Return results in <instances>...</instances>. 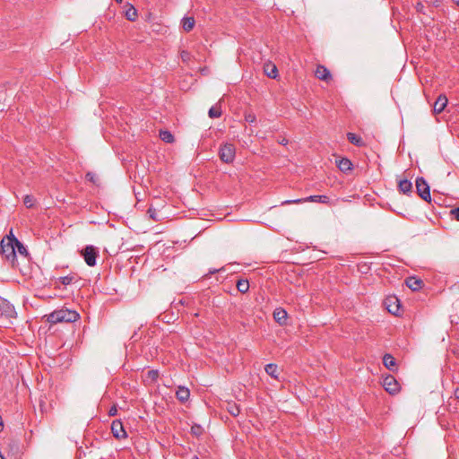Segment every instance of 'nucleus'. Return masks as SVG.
Here are the masks:
<instances>
[{
	"instance_id": "f257e3e1",
	"label": "nucleus",
	"mask_w": 459,
	"mask_h": 459,
	"mask_svg": "<svg viewBox=\"0 0 459 459\" xmlns=\"http://www.w3.org/2000/svg\"><path fill=\"white\" fill-rule=\"evenodd\" d=\"M47 321L52 325L57 323H74L79 319V314L76 311L67 308H61L47 315Z\"/></svg>"
},
{
	"instance_id": "f03ea898",
	"label": "nucleus",
	"mask_w": 459,
	"mask_h": 459,
	"mask_svg": "<svg viewBox=\"0 0 459 459\" xmlns=\"http://www.w3.org/2000/svg\"><path fill=\"white\" fill-rule=\"evenodd\" d=\"M15 243H18V239L11 233V236H7L2 239L0 245L3 257L13 266H15L17 257Z\"/></svg>"
},
{
	"instance_id": "7ed1b4c3",
	"label": "nucleus",
	"mask_w": 459,
	"mask_h": 459,
	"mask_svg": "<svg viewBox=\"0 0 459 459\" xmlns=\"http://www.w3.org/2000/svg\"><path fill=\"white\" fill-rule=\"evenodd\" d=\"M236 149L232 143H224L221 146L219 156L221 161L231 163L234 160Z\"/></svg>"
},
{
	"instance_id": "20e7f679",
	"label": "nucleus",
	"mask_w": 459,
	"mask_h": 459,
	"mask_svg": "<svg viewBox=\"0 0 459 459\" xmlns=\"http://www.w3.org/2000/svg\"><path fill=\"white\" fill-rule=\"evenodd\" d=\"M81 255L88 266L92 267L96 265V259L99 256V251L97 247L93 246H86L81 251Z\"/></svg>"
},
{
	"instance_id": "39448f33",
	"label": "nucleus",
	"mask_w": 459,
	"mask_h": 459,
	"mask_svg": "<svg viewBox=\"0 0 459 459\" xmlns=\"http://www.w3.org/2000/svg\"><path fill=\"white\" fill-rule=\"evenodd\" d=\"M416 189L420 198L429 203L431 201L429 186L423 178L416 179Z\"/></svg>"
},
{
	"instance_id": "423d86ee",
	"label": "nucleus",
	"mask_w": 459,
	"mask_h": 459,
	"mask_svg": "<svg viewBox=\"0 0 459 459\" xmlns=\"http://www.w3.org/2000/svg\"><path fill=\"white\" fill-rule=\"evenodd\" d=\"M330 201L327 195H310L306 198L294 199V200H286L281 203V204H302L306 202H316L321 204H328Z\"/></svg>"
},
{
	"instance_id": "0eeeda50",
	"label": "nucleus",
	"mask_w": 459,
	"mask_h": 459,
	"mask_svg": "<svg viewBox=\"0 0 459 459\" xmlns=\"http://www.w3.org/2000/svg\"><path fill=\"white\" fill-rule=\"evenodd\" d=\"M0 314L6 318H13L16 316V311L13 304L2 297H0Z\"/></svg>"
},
{
	"instance_id": "6e6552de",
	"label": "nucleus",
	"mask_w": 459,
	"mask_h": 459,
	"mask_svg": "<svg viewBox=\"0 0 459 459\" xmlns=\"http://www.w3.org/2000/svg\"><path fill=\"white\" fill-rule=\"evenodd\" d=\"M383 386L386 392L391 394H395L400 391V385L392 375H388L383 379Z\"/></svg>"
},
{
	"instance_id": "1a4fd4ad",
	"label": "nucleus",
	"mask_w": 459,
	"mask_h": 459,
	"mask_svg": "<svg viewBox=\"0 0 459 459\" xmlns=\"http://www.w3.org/2000/svg\"><path fill=\"white\" fill-rule=\"evenodd\" d=\"M111 432L117 439H124L127 437L124 425L119 420H113L111 424Z\"/></svg>"
},
{
	"instance_id": "9d476101",
	"label": "nucleus",
	"mask_w": 459,
	"mask_h": 459,
	"mask_svg": "<svg viewBox=\"0 0 459 459\" xmlns=\"http://www.w3.org/2000/svg\"><path fill=\"white\" fill-rule=\"evenodd\" d=\"M385 305L391 314L397 315L400 311V304L396 297L387 298L385 301Z\"/></svg>"
},
{
	"instance_id": "9b49d317",
	"label": "nucleus",
	"mask_w": 459,
	"mask_h": 459,
	"mask_svg": "<svg viewBox=\"0 0 459 459\" xmlns=\"http://www.w3.org/2000/svg\"><path fill=\"white\" fill-rule=\"evenodd\" d=\"M273 318L280 325L287 324L288 314L285 309L277 307L273 311Z\"/></svg>"
},
{
	"instance_id": "f8f14e48",
	"label": "nucleus",
	"mask_w": 459,
	"mask_h": 459,
	"mask_svg": "<svg viewBox=\"0 0 459 459\" xmlns=\"http://www.w3.org/2000/svg\"><path fill=\"white\" fill-rule=\"evenodd\" d=\"M447 98L446 95H439L433 106V111L436 114H440L447 105Z\"/></svg>"
},
{
	"instance_id": "ddd939ff",
	"label": "nucleus",
	"mask_w": 459,
	"mask_h": 459,
	"mask_svg": "<svg viewBox=\"0 0 459 459\" xmlns=\"http://www.w3.org/2000/svg\"><path fill=\"white\" fill-rule=\"evenodd\" d=\"M315 75L317 79L322 81H328L332 78L330 71L324 65H317L315 71Z\"/></svg>"
},
{
	"instance_id": "4468645a",
	"label": "nucleus",
	"mask_w": 459,
	"mask_h": 459,
	"mask_svg": "<svg viewBox=\"0 0 459 459\" xmlns=\"http://www.w3.org/2000/svg\"><path fill=\"white\" fill-rule=\"evenodd\" d=\"M383 364L390 371L394 372L397 370L396 360L391 354L387 353L384 355Z\"/></svg>"
},
{
	"instance_id": "2eb2a0df",
	"label": "nucleus",
	"mask_w": 459,
	"mask_h": 459,
	"mask_svg": "<svg viewBox=\"0 0 459 459\" xmlns=\"http://www.w3.org/2000/svg\"><path fill=\"white\" fill-rule=\"evenodd\" d=\"M190 396V391L188 388L185 386H178L176 392V397L177 399L181 402L185 403L189 399Z\"/></svg>"
},
{
	"instance_id": "dca6fc26",
	"label": "nucleus",
	"mask_w": 459,
	"mask_h": 459,
	"mask_svg": "<svg viewBox=\"0 0 459 459\" xmlns=\"http://www.w3.org/2000/svg\"><path fill=\"white\" fill-rule=\"evenodd\" d=\"M338 169L342 172H347L352 169V163L348 158H342L336 160Z\"/></svg>"
},
{
	"instance_id": "f3484780",
	"label": "nucleus",
	"mask_w": 459,
	"mask_h": 459,
	"mask_svg": "<svg viewBox=\"0 0 459 459\" xmlns=\"http://www.w3.org/2000/svg\"><path fill=\"white\" fill-rule=\"evenodd\" d=\"M422 281L415 277H409L406 279V285L412 290H418L421 288Z\"/></svg>"
},
{
	"instance_id": "a211bd4d",
	"label": "nucleus",
	"mask_w": 459,
	"mask_h": 459,
	"mask_svg": "<svg viewBox=\"0 0 459 459\" xmlns=\"http://www.w3.org/2000/svg\"><path fill=\"white\" fill-rule=\"evenodd\" d=\"M398 188L403 194H409L411 192L412 184L408 179H402L398 183Z\"/></svg>"
},
{
	"instance_id": "6ab92c4d",
	"label": "nucleus",
	"mask_w": 459,
	"mask_h": 459,
	"mask_svg": "<svg viewBox=\"0 0 459 459\" xmlns=\"http://www.w3.org/2000/svg\"><path fill=\"white\" fill-rule=\"evenodd\" d=\"M347 139L351 143L354 144L355 146L360 147L364 145L362 138L354 133H348Z\"/></svg>"
},
{
	"instance_id": "aec40b11",
	"label": "nucleus",
	"mask_w": 459,
	"mask_h": 459,
	"mask_svg": "<svg viewBox=\"0 0 459 459\" xmlns=\"http://www.w3.org/2000/svg\"><path fill=\"white\" fill-rule=\"evenodd\" d=\"M159 135L167 143H172L175 141L174 135L169 130H160Z\"/></svg>"
},
{
	"instance_id": "412c9836",
	"label": "nucleus",
	"mask_w": 459,
	"mask_h": 459,
	"mask_svg": "<svg viewBox=\"0 0 459 459\" xmlns=\"http://www.w3.org/2000/svg\"><path fill=\"white\" fill-rule=\"evenodd\" d=\"M195 26V19L193 17H185L182 20V27L186 31H190Z\"/></svg>"
},
{
	"instance_id": "4be33fe9",
	"label": "nucleus",
	"mask_w": 459,
	"mask_h": 459,
	"mask_svg": "<svg viewBox=\"0 0 459 459\" xmlns=\"http://www.w3.org/2000/svg\"><path fill=\"white\" fill-rule=\"evenodd\" d=\"M237 289L240 293H247L249 290V282L247 280L239 279L237 281Z\"/></svg>"
},
{
	"instance_id": "5701e85b",
	"label": "nucleus",
	"mask_w": 459,
	"mask_h": 459,
	"mask_svg": "<svg viewBox=\"0 0 459 459\" xmlns=\"http://www.w3.org/2000/svg\"><path fill=\"white\" fill-rule=\"evenodd\" d=\"M264 73L268 77L274 79L278 74V70L274 65H266L264 66Z\"/></svg>"
},
{
	"instance_id": "b1692460",
	"label": "nucleus",
	"mask_w": 459,
	"mask_h": 459,
	"mask_svg": "<svg viewBox=\"0 0 459 459\" xmlns=\"http://www.w3.org/2000/svg\"><path fill=\"white\" fill-rule=\"evenodd\" d=\"M265 372L273 378H278V367L276 364L269 363L265 366Z\"/></svg>"
},
{
	"instance_id": "393cba45",
	"label": "nucleus",
	"mask_w": 459,
	"mask_h": 459,
	"mask_svg": "<svg viewBox=\"0 0 459 459\" xmlns=\"http://www.w3.org/2000/svg\"><path fill=\"white\" fill-rule=\"evenodd\" d=\"M208 115L211 118H218L221 116V109L220 106H213L209 109Z\"/></svg>"
},
{
	"instance_id": "a878e982",
	"label": "nucleus",
	"mask_w": 459,
	"mask_h": 459,
	"mask_svg": "<svg viewBox=\"0 0 459 459\" xmlns=\"http://www.w3.org/2000/svg\"><path fill=\"white\" fill-rule=\"evenodd\" d=\"M126 17L131 22L134 21L137 18L136 9L131 5L126 12Z\"/></svg>"
},
{
	"instance_id": "bb28decb",
	"label": "nucleus",
	"mask_w": 459,
	"mask_h": 459,
	"mask_svg": "<svg viewBox=\"0 0 459 459\" xmlns=\"http://www.w3.org/2000/svg\"><path fill=\"white\" fill-rule=\"evenodd\" d=\"M147 214L154 221H159L160 220L157 210L154 207H152V205L147 210Z\"/></svg>"
},
{
	"instance_id": "cd10ccee",
	"label": "nucleus",
	"mask_w": 459,
	"mask_h": 459,
	"mask_svg": "<svg viewBox=\"0 0 459 459\" xmlns=\"http://www.w3.org/2000/svg\"><path fill=\"white\" fill-rule=\"evenodd\" d=\"M35 198L31 195H26L23 197V204L27 208H31L34 206Z\"/></svg>"
},
{
	"instance_id": "c85d7f7f",
	"label": "nucleus",
	"mask_w": 459,
	"mask_h": 459,
	"mask_svg": "<svg viewBox=\"0 0 459 459\" xmlns=\"http://www.w3.org/2000/svg\"><path fill=\"white\" fill-rule=\"evenodd\" d=\"M74 278H75V276L74 274H69V275H66V276L60 277L58 279V281L63 285H70L74 281Z\"/></svg>"
},
{
	"instance_id": "c756f323",
	"label": "nucleus",
	"mask_w": 459,
	"mask_h": 459,
	"mask_svg": "<svg viewBox=\"0 0 459 459\" xmlns=\"http://www.w3.org/2000/svg\"><path fill=\"white\" fill-rule=\"evenodd\" d=\"M16 253L18 252L21 255L27 256L28 251L26 247L18 240V243H15Z\"/></svg>"
},
{
	"instance_id": "7c9ffc66",
	"label": "nucleus",
	"mask_w": 459,
	"mask_h": 459,
	"mask_svg": "<svg viewBox=\"0 0 459 459\" xmlns=\"http://www.w3.org/2000/svg\"><path fill=\"white\" fill-rule=\"evenodd\" d=\"M203 431H204L203 428L197 424L193 425L191 428V433L196 437H199L200 435H202Z\"/></svg>"
},
{
	"instance_id": "2f4dec72",
	"label": "nucleus",
	"mask_w": 459,
	"mask_h": 459,
	"mask_svg": "<svg viewBox=\"0 0 459 459\" xmlns=\"http://www.w3.org/2000/svg\"><path fill=\"white\" fill-rule=\"evenodd\" d=\"M229 412L233 416H238L239 413V409L236 404H234L229 409Z\"/></svg>"
},
{
	"instance_id": "473e14b6",
	"label": "nucleus",
	"mask_w": 459,
	"mask_h": 459,
	"mask_svg": "<svg viewBox=\"0 0 459 459\" xmlns=\"http://www.w3.org/2000/svg\"><path fill=\"white\" fill-rule=\"evenodd\" d=\"M148 376L152 380H156L159 377V372L158 370H150Z\"/></svg>"
},
{
	"instance_id": "72a5a7b5",
	"label": "nucleus",
	"mask_w": 459,
	"mask_h": 459,
	"mask_svg": "<svg viewBox=\"0 0 459 459\" xmlns=\"http://www.w3.org/2000/svg\"><path fill=\"white\" fill-rule=\"evenodd\" d=\"M245 118L248 123H254L255 121V116L254 114H247Z\"/></svg>"
},
{
	"instance_id": "f704fd0d",
	"label": "nucleus",
	"mask_w": 459,
	"mask_h": 459,
	"mask_svg": "<svg viewBox=\"0 0 459 459\" xmlns=\"http://www.w3.org/2000/svg\"><path fill=\"white\" fill-rule=\"evenodd\" d=\"M221 271H224V267H221V268H220V269H212V270H210V271L208 272V273H206L204 276H205V277H209L210 275L214 274V273H219V272H221Z\"/></svg>"
},
{
	"instance_id": "c9c22d12",
	"label": "nucleus",
	"mask_w": 459,
	"mask_h": 459,
	"mask_svg": "<svg viewBox=\"0 0 459 459\" xmlns=\"http://www.w3.org/2000/svg\"><path fill=\"white\" fill-rule=\"evenodd\" d=\"M117 406H116V405H113V406L108 410V416L113 417V416L117 415Z\"/></svg>"
},
{
	"instance_id": "e433bc0d",
	"label": "nucleus",
	"mask_w": 459,
	"mask_h": 459,
	"mask_svg": "<svg viewBox=\"0 0 459 459\" xmlns=\"http://www.w3.org/2000/svg\"><path fill=\"white\" fill-rule=\"evenodd\" d=\"M451 213L455 216V218L457 221H459V206H458V207H456V208H455V209H453V210L451 211Z\"/></svg>"
},
{
	"instance_id": "4c0bfd02",
	"label": "nucleus",
	"mask_w": 459,
	"mask_h": 459,
	"mask_svg": "<svg viewBox=\"0 0 459 459\" xmlns=\"http://www.w3.org/2000/svg\"><path fill=\"white\" fill-rule=\"evenodd\" d=\"M424 9V5L421 3H418L416 5L417 12L422 13Z\"/></svg>"
},
{
	"instance_id": "58836bf2",
	"label": "nucleus",
	"mask_w": 459,
	"mask_h": 459,
	"mask_svg": "<svg viewBox=\"0 0 459 459\" xmlns=\"http://www.w3.org/2000/svg\"><path fill=\"white\" fill-rule=\"evenodd\" d=\"M86 178L89 180V181H91V182H94V175L91 172H88L86 174Z\"/></svg>"
},
{
	"instance_id": "ea45409f",
	"label": "nucleus",
	"mask_w": 459,
	"mask_h": 459,
	"mask_svg": "<svg viewBox=\"0 0 459 459\" xmlns=\"http://www.w3.org/2000/svg\"><path fill=\"white\" fill-rule=\"evenodd\" d=\"M455 397L459 400V386L454 392Z\"/></svg>"
},
{
	"instance_id": "a19ab883",
	"label": "nucleus",
	"mask_w": 459,
	"mask_h": 459,
	"mask_svg": "<svg viewBox=\"0 0 459 459\" xmlns=\"http://www.w3.org/2000/svg\"><path fill=\"white\" fill-rule=\"evenodd\" d=\"M3 429H4V422H3L2 417L0 416V432L3 431Z\"/></svg>"
},
{
	"instance_id": "79ce46f5",
	"label": "nucleus",
	"mask_w": 459,
	"mask_h": 459,
	"mask_svg": "<svg viewBox=\"0 0 459 459\" xmlns=\"http://www.w3.org/2000/svg\"><path fill=\"white\" fill-rule=\"evenodd\" d=\"M453 1H454V3H455L456 5H458V6H459V0H453Z\"/></svg>"
},
{
	"instance_id": "37998d69",
	"label": "nucleus",
	"mask_w": 459,
	"mask_h": 459,
	"mask_svg": "<svg viewBox=\"0 0 459 459\" xmlns=\"http://www.w3.org/2000/svg\"><path fill=\"white\" fill-rule=\"evenodd\" d=\"M117 3H122V0H116Z\"/></svg>"
},
{
	"instance_id": "c03bdc74",
	"label": "nucleus",
	"mask_w": 459,
	"mask_h": 459,
	"mask_svg": "<svg viewBox=\"0 0 459 459\" xmlns=\"http://www.w3.org/2000/svg\"><path fill=\"white\" fill-rule=\"evenodd\" d=\"M193 459H199V458H198V457H195V458H193Z\"/></svg>"
}]
</instances>
